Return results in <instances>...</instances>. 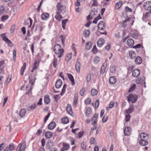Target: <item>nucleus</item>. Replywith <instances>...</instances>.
<instances>
[{"instance_id":"nucleus-17","label":"nucleus","mask_w":151,"mask_h":151,"mask_svg":"<svg viewBox=\"0 0 151 151\" xmlns=\"http://www.w3.org/2000/svg\"><path fill=\"white\" fill-rule=\"evenodd\" d=\"M39 62L38 60H36L31 70V71L33 72L39 66L38 63Z\"/></svg>"},{"instance_id":"nucleus-64","label":"nucleus","mask_w":151,"mask_h":151,"mask_svg":"<svg viewBox=\"0 0 151 151\" xmlns=\"http://www.w3.org/2000/svg\"><path fill=\"white\" fill-rule=\"evenodd\" d=\"M97 13V12L96 11L95 12L93 11L91 12L90 14H91V15H92L94 17L96 15Z\"/></svg>"},{"instance_id":"nucleus-50","label":"nucleus","mask_w":151,"mask_h":151,"mask_svg":"<svg viewBox=\"0 0 151 151\" xmlns=\"http://www.w3.org/2000/svg\"><path fill=\"white\" fill-rule=\"evenodd\" d=\"M5 10V8L4 6H0V15L3 13Z\"/></svg>"},{"instance_id":"nucleus-9","label":"nucleus","mask_w":151,"mask_h":151,"mask_svg":"<svg viewBox=\"0 0 151 151\" xmlns=\"http://www.w3.org/2000/svg\"><path fill=\"white\" fill-rule=\"evenodd\" d=\"M15 149L14 144L13 143L9 145V147H6L4 150L3 151H13Z\"/></svg>"},{"instance_id":"nucleus-28","label":"nucleus","mask_w":151,"mask_h":151,"mask_svg":"<svg viewBox=\"0 0 151 151\" xmlns=\"http://www.w3.org/2000/svg\"><path fill=\"white\" fill-rule=\"evenodd\" d=\"M26 113V111L24 109H22L20 111L19 115V116L21 118L23 117L24 116Z\"/></svg>"},{"instance_id":"nucleus-1","label":"nucleus","mask_w":151,"mask_h":151,"mask_svg":"<svg viewBox=\"0 0 151 151\" xmlns=\"http://www.w3.org/2000/svg\"><path fill=\"white\" fill-rule=\"evenodd\" d=\"M54 51L55 54L58 55V57L61 58L63 55L64 50L61 48L60 45L56 44L54 47Z\"/></svg>"},{"instance_id":"nucleus-4","label":"nucleus","mask_w":151,"mask_h":151,"mask_svg":"<svg viewBox=\"0 0 151 151\" xmlns=\"http://www.w3.org/2000/svg\"><path fill=\"white\" fill-rule=\"evenodd\" d=\"M57 7L58 12L64 13L65 12V7L61 2H60L58 3Z\"/></svg>"},{"instance_id":"nucleus-51","label":"nucleus","mask_w":151,"mask_h":151,"mask_svg":"<svg viewBox=\"0 0 151 151\" xmlns=\"http://www.w3.org/2000/svg\"><path fill=\"white\" fill-rule=\"evenodd\" d=\"M136 85L135 84H133L132 86L129 89V92L133 91L135 89L136 87Z\"/></svg>"},{"instance_id":"nucleus-35","label":"nucleus","mask_w":151,"mask_h":151,"mask_svg":"<svg viewBox=\"0 0 151 151\" xmlns=\"http://www.w3.org/2000/svg\"><path fill=\"white\" fill-rule=\"evenodd\" d=\"M62 122L64 124H67L69 122V121L67 117L63 118L61 119Z\"/></svg>"},{"instance_id":"nucleus-62","label":"nucleus","mask_w":151,"mask_h":151,"mask_svg":"<svg viewBox=\"0 0 151 151\" xmlns=\"http://www.w3.org/2000/svg\"><path fill=\"white\" fill-rule=\"evenodd\" d=\"M97 49L96 48V45L94 46L93 47V48L92 50V51L93 52V53H95L97 52Z\"/></svg>"},{"instance_id":"nucleus-42","label":"nucleus","mask_w":151,"mask_h":151,"mask_svg":"<svg viewBox=\"0 0 151 151\" xmlns=\"http://www.w3.org/2000/svg\"><path fill=\"white\" fill-rule=\"evenodd\" d=\"M91 93L92 95L93 96H94L97 95V91L96 90L93 89L91 90Z\"/></svg>"},{"instance_id":"nucleus-52","label":"nucleus","mask_w":151,"mask_h":151,"mask_svg":"<svg viewBox=\"0 0 151 151\" xmlns=\"http://www.w3.org/2000/svg\"><path fill=\"white\" fill-rule=\"evenodd\" d=\"M16 50L15 49H14L13 50V60H15L16 58Z\"/></svg>"},{"instance_id":"nucleus-19","label":"nucleus","mask_w":151,"mask_h":151,"mask_svg":"<svg viewBox=\"0 0 151 151\" xmlns=\"http://www.w3.org/2000/svg\"><path fill=\"white\" fill-rule=\"evenodd\" d=\"M109 82L111 84H114L116 82V79L114 76L111 77L109 80Z\"/></svg>"},{"instance_id":"nucleus-57","label":"nucleus","mask_w":151,"mask_h":151,"mask_svg":"<svg viewBox=\"0 0 151 151\" xmlns=\"http://www.w3.org/2000/svg\"><path fill=\"white\" fill-rule=\"evenodd\" d=\"M130 118V115L129 114L126 115L125 116V121L127 122L129 121Z\"/></svg>"},{"instance_id":"nucleus-31","label":"nucleus","mask_w":151,"mask_h":151,"mask_svg":"<svg viewBox=\"0 0 151 151\" xmlns=\"http://www.w3.org/2000/svg\"><path fill=\"white\" fill-rule=\"evenodd\" d=\"M92 46V43L91 42H89L86 44V48L88 50H89L91 47Z\"/></svg>"},{"instance_id":"nucleus-30","label":"nucleus","mask_w":151,"mask_h":151,"mask_svg":"<svg viewBox=\"0 0 151 151\" xmlns=\"http://www.w3.org/2000/svg\"><path fill=\"white\" fill-rule=\"evenodd\" d=\"M122 2L121 1L119 3H117L115 5V9H118L122 5Z\"/></svg>"},{"instance_id":"nucleus-21","label":"nucleus","mask_w":151,"mask_h":151,"mask_svg":"<svg viewBox=\"0 0 151 151\" xmlns=\"http://www.w3.org/2000/svg\"><path fill=\"white\" fill-rule=\"evenodd\" d=\"M60 12H57L55 16V18L59 21H60L63 18L62 16L60 15Z\"/></svg>"},{"instance_id":"nucleus-59","label":"nucleus","mask_w":151,"mask_h":151,"mask_svg":"<svg viewBox=\"0 0 151 151\" xmlns=\"http://www.w3.org/2000/svg\"><path fill=\"white\" fill-rule=\"evenodd\" d=\"M142 82V80L141 78H138L137 79L136 81V82L137 84H141Z\"/></svg>"},{"instance_id":"nucleus-18","label":"nucleus","mask_w":151,"mask_h":151,"mask_svg":"<svg viewBox=\"0 0 151 151\" xmlns=\"http://www.w3.org/2000/svg\"><path fill=\"white\" fill-rule=\"evenodd\" d=\"M127 45L129 46L132 47L134 45V40L132 39H128L127 42Z\"/></svg>"},{"instance_id":"nucleus-23","label":"nucleus","mask_w":151,"mask_h":151,"mask_svg":"<svg viewBox=\"0 0 151 151\" xmlns=\"http://www.w3.org/2000/svg\"><path fill=\"white\" fill-rule=\"evenodd\" d=\"M29 83L32 85H33L34 84L35 81L36 79V78L35 76L30 77L29 76Z\"/></svg>"},{"instance_id":"nucleus-20","label":"nucleus","mask_w":151,"mask_h":151,"mask_svg":"<svg viewBox=\"0 0 151 151\" xmlns=\"http://www.w3.org/2000/svg\"><path fill=\"white\" fill-rule=\"evenodd\" d=\"M139 144L142 146H145L147 145L148 143L147 141L145 140L141 139L139 142Z\"/></svg>"},{"instance_id":"nucleus-15","label":"nucleus","mask_w":151,"mask_h":151,"mask_svg":"<svg viewBox=\"0 0 151 151\" xmlns=\"http://www.w3.org/2000/svg\"><path fill=\"white\" fill-rule=\"evenodd\" d=\"M62 85V81L61 79H58L55 83V87L57 88H60Z\"/></svg>"},{"instance_id":"nucleus-22","label":"nucleus","mask_w":151,"mask_h":151,"mask_svg":"<svg viewBox=\"0 0 151 151\" xmlns=\"http://www.w3.org/2000/svg\"><path fill=\"white\" fill-rule=\"evenodd\" d=\"M134 108L133 106H130L129 108L126 111V113L128 114H131L132 112L134 111Z\"/></svg>"},{"instance_id":"nucleus-34","label":"nucleus","mask_w":151,"mask_h":151,"mask_svg":"<svg viewBox=\"0 0 151 151\" xmlns=\"http://www.w3.org/2000/svg\"><path fill=\"white\" fill-rule=\"evenodd\" d=\"M63 148H62L64 150H68L70 147L69 145L66 143L63 144Z\"/></svg>"},{"instance_id":"nucleus-13","label":"nucleus","mask_w":151,"mask_h":151,"mask_svg":"<svg viewBox=\"0 0 151 151\" xmlns=\"http://www.w3.org/2000/svg\"><path fill=\"white\" fill-rule=\"evenodd\" d=\"M104 43V40L103 38L99 39L97 42V44L98 46L100 47L103 46Z\"/></svg>"},{"instance_id":"nucleus-43","label":"nucleus","mask_w":151,"mask_h":151,"mask_svg":"<svg viewBox=\"0 0 151 151\" xmlns=\"http://www.w3.org/2000/svg\"><path fill=\"white\" fill-rule=\"evenodd\" d=\"M101 17L99 14V16L96 17L95 18L93 21V23L96 24L97 21L99 19H101Z\"/></svg>"},{"instance_id":"nucleus-32","label":"nucleus","mask_w":151,"mask_h":151,"mask_svg":"<svg viewBox=\"0 0 151 151\" xmlns=\"http://www.w3.org/2000/svg\"><path fill=\"white\" fill-rule=\"evenodd\" d=\"M45 135L46 138L49 139L53 136V134L50 132H47L45 133Z\"/></svg>"},{"instance_id":"nucleus-14","label":"nucleus","mask_w":151,"mask_h":151,"mask_svg":"<svg viewBox=\"0 0 151 151\" xmlns=\"http://www.w3.org/2000/svg\"><path fill=\"white\" fill-rule=\"evenodd\" d=\"M81 66V64L78 62V59L75 65V68L76 70L78 73L80 72Z\"/></svg>"},{"instance_id":"nucleus-39","label":"nucleus","mask_w":151,"mask_h":151,"mask_svg":"<svg viewBox=\"0 0 151 151\" xmlns=\"http://www.w3.org/2000/svg\"><path fill=\"white\" fill-rule=\"evenodd\" d=\"M106 67V65H105L104 64L101 67V73L102 75L105 72Z\"/></svg>"},{"instance_id":"nucleus-7","label":"nucleus","mask_w":151,"mask_h":151,"mask_svg":"<svg viewBox=\"0 0 151 151\" xmlns=\"http://www.w3.org/2000/svg\"><path fill=\"white\" fill-rule=\"evenodd\" d=\"M98 29L100 30L104 29L106 27V25L104 22L103 21H101L98 25Z\"/></svg>"},{"instance_id":"nucleus-24","label":"nucleus","mask_w":151,"mask_h":151,"mask_svg":"<svg viewBox=\"0 0 151 151\" xmlns=\"http://www.w3.org/2000/svg\"><path fill=\"white\" fill-rule=\"evenodd\" d=\"M135 62L137 64H139L142 62V59L140 57L137 56L135 58Z\"/></svg>"},{"instance_id":"nucleus-53","label":"nucleus","mask_w":151,"mask_h":151,"mask_svg":"<svg viewBox=\"0 0 151 151\" xmlns=\"http://www.w3.org/2000/svg\"><path fill=\"white\" fill-rule=\"evenodd\" d=\"M108 118L107 116L105 115H104L102 119V122L103 123H104L107 120Z\"/></svg>"},{"instance_id":"nucleus-63","label":"nucleus","mask_w":151,"mask_h":151,"mask_svg":"<svg viewBox=\"0 0 151 151\" xmlns=\"http://www.w3.org/2000/svg\"><path fill=\"white\" fill-rule=\"evenodd\" d=\"M71 57L72 54L71 53L68 54L67 55V58H68L67 62H68L69 60L71 59Z\"/></svg>"},{"instance_id":"nucleus-38","label":"nucleus","mask_w":151,"mask_h":151,"mask_svg":"<svg viewBox=\"0 0 151 151\" xmlns=\"http://www.w3.org/2000/svg\"><path fill=\"white\" fill-rule=\"evenodd\" d=\"M116 67L114 65L111 66L110 68V72L112 73H114L116 72Z\"/></svg>"},{"instance_id":"nucleus-2","label":"nucleus","mask_w":151,"mask_h":151,"mask_svg":"<svg viewBox=\"0 0 151 151\" xmlns=\"http://www.w3.org/2000/svg\"><path fill=\"white\" fill-rule=\"evenodd\" d=\"M127 98L129 102H131L132 103H134L137 101V96L136 94L131 93L127 96Z\"/></svg>"},{"instance_id":"nucleus-61","label":"nucleus","mask_w":151,"mask_h":151,"mask_svg":"<svg viewBox=\"0 0 151 151\" xmlns=\"http://www.w3.org/2000/svg\"><path fill=\"white\" fill-rule=\"evenodd\" d=\"M91 79V74H88L87 76L86 80L87 82L89 81Z\"/></svg>"},{"instance_id":"nucleus-16","label":"nucleus","mask_w":151,"mask_h":151,"mask_svg":"<svg viewBox=\"0 0 151 151\" xmlns=\"http://www.w3.org/2000/svg\"><path fill=\"white\" fill-rule=\"evenodd\" d=\"M56 126V124L55 122H51L48 126V129L50 130H52L55 128Z\"/></svg>"},{"instance_id":"nucleus-41","label":"nucleus","mask_w":151,"mask_h":151,"mask_svg":"<svg viewBox=\"0 0 151 151\" xmlns=\"http://www.w3.org/2000/svg\"><path fill=\"white\" fill-rule=\"evenodd\" d=\"M90 34V32L89 30H85L83 34L84 36L85 37H88Z\"/></svg>"},{"instance_id":"nucleus-29","label":"nucleus","mask_w":151,"mask_h":151,"mask_svg":"<svg viewBox=\"0 0 151 151\" xmlns=\"http://www.w3.org/2000/svg\"><path fill=\"white\" fill-rule=\"evenodd\" d=\"M68 21V19L63 20H62V27L63 29H65L66 24Z\"/></svg>"},{"instance_id":"nucleus-47","label":"nucleus","mask_w":151,"mask_h":151,"mask_svg":"<svg viewBox=\"0 0 151 151\" xmlns=\"http://www.w3.org/2000/svg\"><path fill=\"white\" fill-rule=\"evenodd\" d=\"M66 85L65 84H64L63 86V88L61 92L60 93L61 95H62L65 92V91L66 88Z\"/></svg>"},{"instance_id":"nucleus-27","label":"nucleus","mask_w":151,"mask_h":151,"mask_svg":"<svg viewBox=\"0 0 151 151\" xmlns=\"http://www.w3.org/2000/svg\"><path fill=\"white\" fill-rule=\"evenodd\" d=\"M49 17V14L47 13H43L41 16V18L42 20H45L48 18Z\"/></svg>"},{"instance_id":"nucleus-55","label":"nucleus","mask_w":151,"mask_h":151,"mask_svg":"<svg viewBox=\"0 0 151 151\" xmlns=\"http://www.w3.org/2000/svg\"><path fill=\"white\" fill-rule=\"evenodd\" d=\"M85 91V88H82L80 90V94L81 96H82L83 95Z\"/></svg>"},{"instance_id":"nucleus-56","label":"nucleus","mask_w":151,"mask_h":151,"mask_svg":"<svg viewBox=\"0 0 151 151\" xmlns=\"http://www.w3.org/2000/svg\"><path fill=\"white\" fill-rule=\"evenodd\" d=\"M99 100L98 99L96 100L95 103V108L96 109H97L98 108L99 105Z\"/></svg>"},{"instance_id":"nucleus-37","label":"nucleus","mask_w":151,"mask_h":151,"mask_svg":"<svg viewBox=\"0 0 151 151\" xmlns=\"http://www.w3.org/2000/svg\"><path fill=\"white\" fill-rule=\"evenodd\" d=\"M130 18H127L125 20L123 21V23L122 24V26L124 28H125L127 26V22H129L130 20Z\"/></svg>"},{"instance_id":"nucleus-49","label":"nucleus","mask_w":151,"mask_h":151,"mask_svg":"<svg viewBox=\"0 0 151 151\" xmlns=\"http://www.w3.org/2000/svg\"><path fill=\"white\" fill-rule=\"evenodd\" d=\"M84 134V132L82 131L80 132H79V133L78 134V137L79 138H81L83 136V134Z\"/></svg>"},{"instance_id":"nucleus-48","label":"nucleus","mask_w":151,"mask_h":151,"mask_svg":"<svg viewBox=\"0 0 151 151\" xmlns=\"http://www.w3.org/2000/svg\"><path fill=\"white\" fill-rule=\"evenodd\" d=\"M54 59L53 62V64L54 67L55 68L57 66V60L55 58V55H54Z\"/></svg>"},{"instance_id":"nucleus-44","label":"nucleus","mask_w":151,"mask_h":151,"mask_svg":"<svg viewBox=\"0 0 151 151\" xmlns=\"http://www.w3.org/2000/svg\"><path fill=\"white\" fill-rule=\"evenodd\" d=\"M100 58L99 57H95L93 59L94 63L95 64L98 63L100 60Z\"/></svg>"},{"instance_id":"nucleus-54","label":"nucleus","mask_w":151,"mask_h":151,"mask_svg":"<svg viewBox=\"0 0 151 151\" xmlns=\"http://www.w3.org/2000/svg\"><path fill=\"white\" fill-rule=\"evenodd\" d=\"M150 12H147L146 13L145 15H144L143 17H142L143 19L145 18H148L150 15Z\"/></svg>"},{"instance_id":"nucleus-40","label":"nucleus","mask_w":151,"mask_h":151,"mask_svg":"<svg viewBox=\"0 0 151 151\" xmlns=\"http://www.w3.org/2000/svg\"><path fill=\"white\" fill-rule=\"evenodd\" d=\"M36 105L35 104H33L29 106L27 109L28 110L30 111L31 110H33L35 109Z\"/></svg>"},{"instance_id":"nucleus-46","label":"nucleus","mask_w":151,"mask_h":151,"mask_svg":"<svg viewBox=\"0 0 151 151\" xmlns=\"http://www.w3.org/2000/svg\"><path fill=\"white\" fill-rule=\"evenodd\" d=\"M9 17V16L7 15L2 16L1 18V20L3 22H4Z\"/></svg>"},{"instance_id":"nucleus-45","label":"nucleus","mask_w":151,"mask_h":151,"mask_svg":"<svg viewBox=\"0 0 151 151\" xmlns=\"http://www.w3.org/2000/svg\"><path fill=\"white\" fill-rule=\"evenodd\" d=\"M81 146L83 150H85L86 149V143L84 142H82L81 144Z\"/></svg>"},{"instance_id":"nucleus-33","label":"nucleus","mask_w":151,"mask_h":151,"mask_svg":"<svg viewBox=\"0 0 151 151\" xmlns=\"http://www.w3.org/2000/svg\"><path fill=\"white\" fill-rule=\"evenodd\" d=\"M68 77L70 80L71 81L72 84L74 85L75 84V82L74 79V78L73 76L70 74H68Z\"/></svg>"},{"instance_id":"nucleus-25","label":"nucleus","mask_w":151,"mask_h":151,"mask_svg":"<svg viewBox=\"0 0 151 151\" xmlns=\"http://www.w3.org/2000/svg\"><path fill=\"white\" fill-rule=\"evenodd\" d=\"M129 56L131 58L133 59L136 57V55L134 51L131 50L129 52Z\"/></svg>"},{"instance_id":"nucleus-12","label":"nucleus","mask_w":151,"mask_h":151,"mask_svg":"<svg viewBox=\"0 0 151 151\" xmlns=\"http://www.w3.org/2000/svg\"><path fill=\"white\" fill-rule=\"evenodd\" d=\"M131 129L130 127H126L124 130V134L126 135H129L131 133Z\"/></svg>"},{"instance_id":"nucleus-11","label":"nucleus","mask_w":151,"mask_h":151,"mask_svg":"<svg viewBox=\"0 0 151 151\" xmlns=\"http://www.w3.org/2000/svg\"><path fill=\"white\" fill-rule=\"evenodd\" d=\"M140 137L141 139L148 140L149 139V136L147 134L144 132H142L140 133Z\"/></svg>"},{"instance_id":"nucleus-3","label":"nucleus","mask_w":151,"mask_h":151,"mask_svg":"<svg viewBox=\"0 0 151 151\" xmlns=\"http://www.w3.org/2000/svg\"><path fill=\"white\" fill-rule=\"evenodd\" d=\"M6 34L5 33L2 34H1V37L2 38V40L7 43L9 46H11L12 45V42L5 36Z\"/></svg>"},{"instance_id":"nucleus-26","label":"nucleus","mask_w":151,"mask_h":151,"mask_svg":"<svg viewBox=\"0 0 151 151\" xmlns=\"http://www.w3.org/2000/svg\"><path fill=\"white\" fill-rule=\"evenodd\" d=\"M50 99L48 95H46L44 97V102L46 104H49L50 102Z\"/></svg>"},{"instance_id":"nucleus-5","label":"nucleus","mask_w":151,"mask_h":151,"mask_svg":"<svg viewBox=\"0 0 151 151\" xmlns=\"http://www.w3.org/2000/svg\"><path fill=\"white\" fill-rule=\"evenodd\" d=\"M26 147V142L24 141L22 144L20 143L19 144L17 148V151H23Z\"/></svg>"},{"instance_id":"nucleus-6","label":"nucleus","mask_w":151,"mask_h":151,"mask_svg":"<svg viewBox=\"0 0 151 151\" xmlns=\"http://www.w3.org/2000/svg\"><path fill=\"white\" fill-rule=\"evenodd\" d=\"M143 6L145 9L149 11L151 8V2L148 1L145 2Z\"/></svg>"},{"instance_id":"nucleus-10","label":"nucleus","mask_w":151,"mask_h":151,"mask_svg":"<svg viewBox=\"0 0 151 151\" xmlns=\"http://www.w3.org/2000/svg\"><path fill=\"white\" fill-rule=\"evenodd\" d=\"M140 70L138 69H135L132 71V75L134 77H137L139 75Z\"/></svg>"},{"instance_id":"nucleus-60","label":"nucleus","mask_w":151,"mask_h":151,"mask_svg":"<svg viewBox=\"0 0 151 151\" xmlns=\"http://www.w3.org/2000/svg\"><path fill=\"white\" fill-rule=\"evenodd\" d=\"M92 122H93L92 123V124L93 125H95V124L96 123L97 121V119H94L93 118L92 119Z\"/></svg>"},{"instance_id":"nucleus-8","label":"nucleus","mask_w":151,"mask_h":151,"mask_svg":"<svg viewBox=\"0 0 151 151\" xmlns=\"http://www.w3.org/2000/svg\"><path fill=\"white\" fill-rule=\"evenodd\" d=\"M66 110L69 114L72 116H73V111L71 107V106L70 104H68L67 105Z\"/></svg>"},{"instance_id":"nucleus-36","label":"nucleus","mask_w":151,"mask_h":151,"mask_svg":"<svg viewBox=\"0 0 151 151\" xmlns=\"http://www.w3.org/2000/svg\"><path fill=\"white\" fill-rule=\"evenodd\" d=\"M91 112V109L90 108H88L87 109L86 112L85 113L86 115L88 116Z\"/></svg>"},{"instance_id":"nucleus-58","label":"nucleus","mask_w":151,"mask_h":151,"mask_svg":"<svg viewBox=\"0 0 151 151\" xmlns=\"http://www.w3.org/2000/svg\"><path fill=\"white\" fill-rule=\"evenodd\" d=\"M91 102V100L90 99L88 98L85 101V103L86 104H90Z\"/></svg>"}]
</instances>
